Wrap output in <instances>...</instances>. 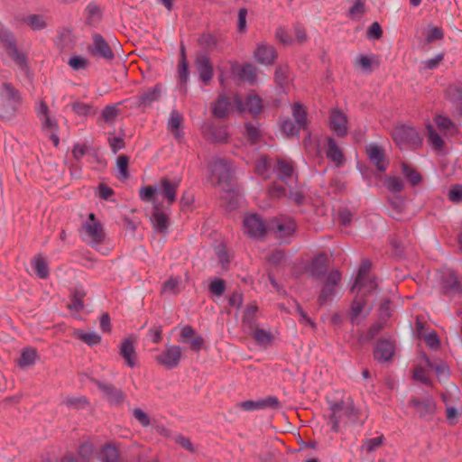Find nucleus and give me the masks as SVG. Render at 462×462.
Returning a JSON list of instances; mask_svg holds the SVG:
<instances>
[{
	"label": "nucleus",
	"instance_id": "obj_9",
	"mask_svg": "<svg viewBox=\"0 0 462 462\" xmlns=\"http://www.w3.org/2000/svg\"><path fill=\"white\" fill-rule=\"evenodd\" d=\"M340 281L341 273L339 271L334 270L328 274L326 282L318 298V302L320 306L331 300Z\"/></svg>",
	"mask_w": 462,
	"mask_h": 462
},
{
	"label": "nucleus",
	"instance_id": "obj_35",
	"mask_svg": "<svg viewBox=\"0 0 462 462\" xmlns=\"http://www.w3.org/2000/svg\"><path fill=\"white\" fill-rule=\"evenodd\" d=\"M292 116L299 128L306 130L308 120L305 107L300 103H295L292 106Z\"/></svg>",
	"mask_w": 462,
	"mask_h": 462
},
{
	"label": "nucleus",
	"instance_id": "obj_48",
	"mask_svg": "<svg viewBox=\"0 0 462 462\" xmlns=\"http://www.w3.org/2000/svg\"><path fill=\"white\" fill-rule=\"evenodd\" d=\"M435 123L440 130H447L450 134H453L457 131V127L454 123L450 120V118L447 116H437L435 117Z\"/></svg>",
	"mask_w": 462,
	"mask_h": 462
},
{
	"label": "nucleus",
	"instance_id": "obj_23",
	"mask_svg": "<svg viewBox=\"0 0 462 462\" xmlns=\"http://www.w3.org/2000/svg\"><path fill=\"white\" fill-rule=\"evenodd\" d=\"M233 108L232 99L226 96H220L212 105V114L215 117H227Z\"/></svg>",
	"mask_w": 462,
	"mask_h": 462
},
{
	"label": "nucleus",
	"instance_id": "obj_64",
	"mask_svg": "<svg viewBox=\"0 0 462 462\" xmlns=\"http://www.w3.org/2000/svg\"><path fill=\"white\" fill-rule=\"evenodd\" d=\"M448 199L453 203L462 202V186L455 185L448 191Z\"/></svg>",
	"mask_w": 462,
	"mask_h": 462
},
{
	"label": "nucleus",
	"instance_id": "obj_17",
	"mask_svg": "<svg viewBox=\"0 0 462 462\" xmlns=\"http://www.w3.org/2000/svg\"><path fill=\"white\" fill-rule=\"evenodd\" d=\"M331 413L328 416L331 430L335 432L339 430V423L343 417H349L352 413V408L341 402H335L330 407Z\"/></svg>",
	"mask_w": 462,
	"mask_h": 462
},
{
	"label": "nucleus",
	"instance_id": "obj_10",
	"mask_svg": "<svg viewBox=\"0 0 462 462\" xmlns=\"http://www.w3.org/2000/svg\"><path fill=\"white\" fill-rule=\"evenodd\" d=\"M120 444L116 441H108L100 446L97 452L99 462H123L125 459L120 450Z\"/></svg>",
	"mask_w": 462,
	"mask_h": 462
},
{
	"label": "nucleus",
	"instance_id": "obj_54",
	"mask_svg": "<svg viewBox=\"0 0 462 462\" xmlns=\"http://www.w3.org/2000/svg\"><path fill=\"white\" fill-rule=\"evenodd\" d=\"M281 128L282 132L288 136L297 135L300 130V128H299V126L289 118L282 121Z\"/></svg>",
	"mask_w": 462,
	"mask_h": 462
},
{
	"label": "nucleus",
	"instance_id": "obj_15",
	"mask_svg": "<svg viewBox=\"0 0 462 462\" xmlns=\"http://www.w3.org/2000/svg\"><path fill=\"white\" fill-rule=\"evenodd\" d=\"M234 103L239 112L247 110L253 115H258L263 110L262 99L259 97V96L254 93L249 94L246 97L245 102H243L238 96H236L234 98Z\"/></svg>",
	"mask_w": 462,
	"mask_h": 462
},
{
	"label": "nucleus",
	"instance_id": "obj_13",
	"mask_svg": "<svg viewBox=\"0 0 462 462\" xmlns=\"http://www.w3.org/2000/svg\"><path fill=\"white\" fill-rule=\"evenodd\" d=\"M95 383L97 387L104 393V396L109 404L119 406L125 402L126 397L125 393L121 389L116 388L114 384L104 383L98 380H96Z\"/></svg>",
	"mask_w": 462,
	"mask_h": 462
},
{
	"label": "nucleus",
	"instance_id": "obj_63",
	"mask_svg": "<svg viewBox=\"0 0 462 462\" xmlns=\"http://www.w3.org/2000/svg\"><path fill=\"white\" fill-rule=\"evenodd\" d=\"M174 439L177 444L181 446L183 448H185L189 452L195 453V451H196L195 448H194L193 444L191 443V440L189 438L180 434V435H177L174 438Z\"/></svg>",
	"mask_w": 462,
	"mask_h": 462
},
{
	"label": "nucleus",
	"instance_id": "obj_5",
	"mask_svg": "<svg viewBox=\"0 0 462 462\" xmlns=\"http://www.w3.org/2000/svg\"><path fill=\"white\" fill-rule=\"evenodd\" d=\"M0 41L7 55L22 69L27 67L26 56L20 52L16 47L14 36L6 31L0 32Z\"/></svg>",
	"mask_w": 462,
	"mask_h": 462
},
{
	"label": "nucleus",
	"instance_id": "obj_38",
	"mask_svg": "<svg viewBox=\"0 0 462 462\" xmlns=\"http://www.w3.org/2000/svg\"><path fill=\"white\" fill-rule=\"evenodd\" d=\"M37 357V352L34 348H24L18 359V365L21 367L33 365Z\"/></svg>",
	"mask_w": 462,
	"mask_h": 462
},
{
	"label": "nucleus",
	"instance_id": "obj_42",
	"mask_svg": "<svg viewBox=\"0 0 462 462\" xmlns=\"http://www.w3.org/2000/svg\"><path fill=\"white\" fill-rule=\"evenodd\" d=\"M86 293L82 290H75L72 296L69 304L68 305V308L69 310H75L77 312L80 311L84 308L83 304V298L85 297Z\"/></svg>",
	"mask_w": 462,
	"mask_h": 462
},
{
	"label": "nucleus",
	"instance_id": "obj_22",
	"mask_svg": "<svg viewBox=\"0 0 462 462\" xmlns=\"http://www.w3.org/2000/svg\"><path fill=\"white\" fill-rule=\"evenodd\" d=\"M446 97L452 103L457 112L462 116V83L457 82L448 87Z\"/></svg>",
	"mask_w": 462,
	"mask_h": 462
},
{
	"label": "nucleus",
	"instance_id": "obj_52",
	"mask_svg": "<svg viewBox=\"0 0 462 462\" xmlns=\"http://www.w3.org/2000/svg\"><path fill=\"white\" fill-rule=\"evenodd\" d=\"M429 139L431 145L438 151L441 150L444 145V142L439 134L436 133L431 125L427 126Z\"/></svg>",
	"mask_w": 462,
	"mask_h": 462
},
{
	"label": "nucleus",
	"instance_id": "obj_47",
	"mask_svg": "<svg viewBox=\"0 0 462 462\" xmlns=\"http://www.w3.org/2000/svg\"><path fill=\"white\" fill-rule=\"evenodd\" d=\"M355 66L363 73L370 74L373 72L372 59L365 55H359L355 61Z\"/></svg>",
	"mask_w": 462,
	"mask_h": 462
},
{
	"label": "nucleus",
	"instance_id": "obj_8",
	"mask_svg": "<svg viewBox=\"0 0 462 462\" xmlns=\"http://www.w3.org/2000/svg\"><path fill=\"white\" fill-rule=\"evenodd\" d=\"M268 229L273 231L278 238H287L293 235L296 229L295 222L289 217L273 219Z\"/></svg>",
	"mask_w": 462,
	"mask_h": 462
},
{
	"label": "nucleus",
	"instance_id": "obj_58",
	"mask_svg": "<svg viewBox=\"0 0 462 462\" xmlns=\"http://www.w3.org/2000/svg\"><path fill=\"white\" fill-rule=\"evenodd\" d=\"M253 337L260 345H266L271 342L272 335L262 328H255L253 333Z\"/></svg>",
	"mask_w": 462,
	"mask_h": 462
},
{
	"label": "nucleus",
	"instance_id": "obj_6",
	"mask_svg": "<svg viewBox=\"0 0 462 462\" xmlns=\"http://www.w3.org/2000/svg\"><path fill=\"white\" fill-rule=\"evenodd\" d=\"M88 50L93 57L103 59L106 61H112L115 59L114 51L99 33L92 35V45L88 46Z\"/></svg>",
	"mask_w": 462,
	"mask_h": 462
},
{
	"label": "nucleus",
	"instance_id": "obj_34",
	"mask_svg": "<svg viewBox=\"0 0 462 462\" xmlns=\"http://www.w3.org/2000/svg\"><path fill=\"white\" fill-rule=\"evenodd\" d=\"M391 301L389 299H384L380 304L379 314L377 313V330L386 325L387 320L391 317Z\"/></svg>",
	"mask_w": 462,
	"mask_h": 462
},
{
	"label": "nucleus",
	"instance_id": "obj_60",
	"mask_svg": "<svg viewBox=\"0 0 462 462\" xmlns=\"http://www.w3.org/2000/svg\"><path fill=\"white\" fill-rule=\"evenodd\" d=\"M88 60L81 56H73L69 60L68 64L74 69H84L88 66Z\"/></svg>",
	"mask_w": 462,
	"mask_h": 462
},
{
	"label": "nucleus",
	"instance_id": "obj_40",
	"mask_svg": "<svg viewBox=\"0 0 462 462\" xmlns=\"http://www.w3.org/2000/svg\"><path fill=\"white\" fill-rule=\"evenodd\" d=\"M383 186L393 193H397L402 190L403 181L397 176H387L383 180Z\"/></svg>",
	"mask_w": 462,
	"mask_h": 462
},
{
	"label": "nucleus",
	"instance_id": "obj_46",
	"mask_svg": "<svg viewBox=\"0 0 462 462\" xmlns=\"http://www.w3.org/2000/svg\"><path fill=\"white\" fill-rule=\"evenodd\" d=\"M444 37V32L441 28L434 26V25H429L426 32H425V38L427 43H431L435 41L442 40Z\"/></svg>",
	"mask_w": 462,
	"mask_h": 462
},
{
	"label": "nucleus",
	"instance_id": "obj_27",
	"mask_svg": "<svg viewBox=\"0 0 462 462\" xmlns=\"http://www.w3.org/2000/svg\"><path fill=\"white\" fill-rule=\"evenodd\" d=\"M326 155L337 167H340L345 162L344 154L333 138L328 139Z\"/></svg>",
	"mask_w": 462,
	"mask_h": 462
},
{
	"label": "nucleus",
	"instance_id": "obj_24",
	"mask_svg": "<svg viewBox=\"0 0 462 462\" xmlns=\"http://www.w3.org/2000/svg\"><path fill=\"white\" fill-rule=\"evenodd\" d=\"M179 182L178 181H170L167 178H162L161 180V185L159 189V192L162 196L164 199L168 202V204L171 205L176 201V193L178 190Z\"/></svg>",
	"mask_w": 462,
	"mask_h": 462
},
{
	"label": "nucleus",
	"instance_id": "obj_3",
	"mask_svg": "<svg viewBox=\"0 0 462 462\" xmlns=\"http://www.w3.org/2000/svg\"><path fill=\"white\" fill-rule=\"evenodd\" d=\"M22 104L20 91L11 83L5 82L0 86V118L12 119Z\"/></svg>",
	"mask_w": 462,
	"mask_h": 462
},
{
	"label": "nucleus",
	"instance_id": "obj_20",
	"mask_svg": "<svg viewBox=\"0 0 462 462\" xmlns=\"http://www.w3.org/2000/svg\"><path fill=\"white\" fill-rule=\"evenodd\" d=\"M395 354V341L392 337L377 339V361H389Z\"/></svg>",
	"mask_w": 462,
	"mask_h": 462
},
{
	"label": "nucleus",
	"instance_id": "obj_56",
	"mask_svg": "<svg viewBox=\"0 0 462 462\" xmlns=\"http://www.w3.org/2000/svg\"><path fill=\"white\" fill-rule=\"evenodd\" d=\"M26 23L32 30H42L46 27V23L42 15L32 14L27 17Z\"/></svg>",
	"mask_w": 462,
	"mask_h": 462
},
{
	"label": "nucleus",
	"instance_id": "obj_12",
	"mask_svg": "<svg viewBox=\"0 0 462 462\" xmlns=\"http://www.w3.org/2000/svg\"><path fill=\"white\" fill-rule=\"evenodd\" d=\"M180 358V346L171 345L166 346L165 349L156 356V361L158 364L165 366L167 369H172L179 365Z\"/></svg>",
	"mask_w": 462,
	"mask_h": 462
},
{
	"label": "nucleus",
	"instance_id": "obj_11",
	"mask_svg": "<svg viewBox=\"0 0 462 462\" xmlns=\"http://www.w3.org/2000/svg\"><path fill=\"white\" fill-rule=\"evenodd\" d=\"M244 232L252 237H261L265 235L268 226L258 214H251L244 219Z\"/></svg>",
	"mask_w": 462,
	"mask_h": 462
},
{
	"label": "nucleus",
	"instance_id": "obj_14",
	"mask_svg": "<svg viewBox=\"0 0 462 462\" xmlns=\"http://www.w3.org/2000/svg\"><path fill=\"white\" fill-rule=\"evenodd\" d=\"M134 344L135 337L134 336L124 338L119 344V355L131 368L137 365V354Z\"/></svg>",
	"mask_w": 462,
	"mask_h": 462
},
{
	"label": "nucleus",
	"instance_id": "obj_37",
	"mask_svg": "<svg viewBox=\"0 0 462 462\" xmlns=\"http://www.w3.org/2000/svg\"><path fill=\"white\" fill-rule=\"evenodd\" d=\"M442 288L447 294H453L461 291V284L455 273H450L444 280Z\"/></svg>",
	"mask_w": 462,
	"mask_h": 462
},
{
	"label": "nucleus",
	"instance_id": "obj_28",
	"mask_svg": "<svg viewBox=\"0 0 462 462\" xmlns=\"http://www.w3.org/2000/svg\"><path fill=\"white\" fill-rule=\"evenodd\" d=\"M162 95V86L157 84L152 89L140 93L136 98L138 106H150L152 102L157 101Z\"/></svg>",
	"mask_w": 462,
	"mask_h": 462
},
{
	"label": "nucleus",
	"instance_id": "obj_31",
	"mask_svg": "<svg viewBox=\"0 0 462 462\" xmlns=\"http://www.w3.org/2000/svg\"><path fill=\"white\" fill-rule=\"evenodd\" d=\"M152 223L154 228L160 232L164 233L168 229L169 217L164 212L161 211L158 208H154L151 217Z\"/></svg>",
	"mask_w": 462,
	"mask_h": 462
},
{
	"label": "nucleus",
	"instance_id": "obj_32",
	"mask_svg": "<svg viewBox=\"0 0 462 462\" xmlns=\"http://www.w3.org/2000/svg\"><path fill=\"white\" fill-rule=\"evenodd\" d=\"M31 264L34 269L35 274L40 279H47L50 275L49 265L46 260L41 255H36L32 261Z\"/></svg>",
	"mask_w": 462,
	"mask_h": 462
},
{
	"label": "nucleus",
	"instance_id": "obj_57",
	"mask_svg": "<svg viewBox=\"0 0 462 462\" xmlns=\"http://www.w3.org/2000/svg\"><path fill=\"white\" fill-rule=\"evenodd\" d=\"M245 134L252 143H255L261 136L259 128L252 123H247L245 125Z\"/></svg>",
	"mask_w": 462,
	"mask_h": 462
},
{
	"label": "nucleus",
	"instance_id": "obj_59",
	"mask_svg": "<svg viewBox=\"0 0 462 462\" xmlns=\"http://www.w3.org/2000/svg\"><path fill=\"white\" fill-rule=\"evenodd\" d=\"M390 164L385 151L377 145V171H384Z\"/></svg>",
	"mask_w": 462,
	"mask_h": 462
},
{
	"label": "nucleus",
	"instance_id": "obj_18",
	"mask_svg": "<svg viewBox=\"0 0 462 462\" xmlns=\"http://www.w3.org/2000/svg\"><path fill=\"white\" fill-rule=\"evenodd\" d=\"M195 67L199 72V79L205 85H208L214 76L213 66L208 56L206 54H198L195 60Z\"/></svg>",
	"mask_w": 462,
	"mask_h": 462
},
{
	"label": "nucleus",
	"instance_id": "obj_44",
	"mask_svg": "<svg viewBox=\"0 0 462 462\" xmlns=\"http://www.w3.org/2000/svg\"><path fill=\"white\" fill-rule=\"evenodd\" d=\"M119 105L120 103L115 105H108L103 108L101 112V117L105 122L113 123L116 120V118L120 113V110L118 109Z\"/></svg>",
	"mask_w": 462,
	"mask_h": 462
},
{
	"label": "nucleus",
	"instance_id": "obj_16",
	"mask_svg": "<svg viewBox=\"0 0 462 462\" xmlns=\"http://www.w3.org/2000/svg\"><path fill=\"white\" fill-rule=\"evenodd\" d=\"M204 138L214 143H223L228 141L229 134L226 126H219L213 124L205 125L202 128Z\"/></svg>",
	"mask_w": 462,
	"mask_h": 462
},
{
	"label": "nucleus",
	"instance_id": "obj_2",
	"mask_svg": "<svg viewBox=\"0 0 462 462\" xmlns=\"http://www.w3.org/2000/svg\"><path fill=\"white\" fill-rule=\"evenodd\" d=\"M210 171L216 183L221 185L225 190V194L221 195L222 202L226 203L228 209H234L236 208L238 200L231 184L233 179L232 163L225 159H217L211 163Z\"/></svg>",
	"mask_w": 462,
	"mask_h": 462
},
{
	"label": "nucleus",
	"instance_id": "obj_62",
	"mask_svg": "<svg viewBox=\"0 0 462 462\" xmlns=\"http://www.w3.org/2000/svg\"><path fill=\"white\" fill-rule=\"evenodd\" d=\"M413 378L417 381L421 382L426 385L431 384V381L428 376L427 371L422 366H417L413 371Z\"/></svg>",
	"mask_w": 462,
	"mask_h": 462
},
{
	"label": "nucleus",
	"instance_id": "obj_7",
	"mask_svg": "<svg viewBox=\"0 0 462 462\" xmlns=\"http://www.w3.org/2000/svg\"><path fill=\"white\" fill-rule=\"evenodd\" d=\"M410 406L415 409L416 413L420 419L430 420L436 411V403L432 397H414L409 401Z\"/></svg>",
	"mask_w": 462,
	"mask_h": 462
},
{
	"label": "nucleus",
	"instance_id": "obj_43",
	"mask_svg": "<svg viewBox=\"0 0 462 462\" xmlns=\"http://www.w3.org/2000/svg\"><path fill=\"white\" fill-rule=\"evenodd\" d=\"M179 77L182 84H186L189 77V64L186 59L185 48L181 46L180 59L179 61Z\"/></svg>",
	"mask_w": 462,
	"mask_h": 462
},
{
	"label": "nucleus",
	"instance_id": "obj_50",
	"mask_svg": "<svg viewBox=\"0 0 462 462\" xmlns=\"http://www.w3.org/2000/svg\"><path fill=\"white\" fill-rule=\"evenodd\" d=\"M181 282L180 277H170L162 285V291H170L173 294L180 292L179 287Z\"/></svg>",
	"mask_w": 462,
	"mask_h": 462
},
{
	"label": "nucleus",
	"instance_id": "obj_55",
	"mask_svg": "<svg viewBox=\"0 0 462 462\" xmlns=\"http://www.w3.org/2000/svg\"><path fill=\"white\" fill-rule=\"evenodd\" d=\"M258 308L255 304H251L246 307L245 313L242 318V321L244 324H247L250 328H253L254 323V317L255 313L257 312Z\"/></svg>",
	"mask_w": 462,
	"mask_h": 462
},
{
	"label": "nucleus",
	"instance_id": "obj_61",
	"mask_svg": "<svg viewBox=\"0 0 462 462\" xmlns=\"http://www.w3.org/2000/svg\"><path fill=\"white\" fill-rule=\"evenodd\" d=\"M157 189L152 186H145L140 189V198L143 201L150 202L155 199Z\"/></svg>",
	"mask_w": 462,
	"mask_h": 462
},
{
	"label": "nucleus",
	"instance_id": "obj_21",
	"mask_svg": "<svg viewBox=\"0 0 462 462\" xmlns=\"http://www.w3.org/2000/svg\"><path fill=\"white\" fill-rule=\"evenodd\" d=\"M330 127L338 137H344L347 134L346 116L339 111L333 110L329 116Z\"/></svg>",
	"mask_w": 462,
	"mask_h": 462
},
{
	"label": "nucleus",
	"instance_id": "obj_33",
	"mask_svg": "<svg viewBox=\"0 0 462 462\" xmlns=\"http://www.w3.org/2000/svg\"><path fill=\"white\" fill-rule=\"evenodd\" d=\"M276 171L282 181L288 183V180L293 176L294 169L290 162L282 159L277 161Z\"/></svg>",
	"mask_w": 462,
	"mask_h": 462
},
{
	"label": "nucleus",
	"instance_id": "obj_30",
	"mask_svg": "<svg viewBox=\"0 0 462 462\" xmlns=\"http://www.w3.org/2000/svg\"><path fill=\"white\" fill-rule=\"evenodd\" d=\"M183 123V116L178 110H172L168 121V128L176 139L182 137L180 127Z\"/></svg>",
	"mask_w": 462,
	"mask_h": 462
},
{
	"label": "nucleus",
	"instance_id": "obj_53",
	"mask_svg": "<svg viewBox=\"0 0 462 462\" xmlns=\"http://www.w3.org/2000/svg\"><path fill=\"white\" fill-rule=\"evenodd\" d=\"M132 413L134 418L140 423L141 426L146 428L151 425V419L149 415L146 412H144L141 408H134Z\"/></svg>",
	"mask_w": 462,
	"mask_h": 462
},
{
	"label": "nucleus",
	"instance_id": "obj_29",
	"mask_svg": "<svg viewBox=\"0 0 462 462\" xmlns=\"http://www.w3.org/2000/svg\"><path fill=\"white\" fill-rule=\"evenodd\" d=\"M84 229L87 235L92 239L93 242H95L96 244H100L103 242L105 238V233L100 222H86L84 225Z\"/></svg>",
	"mask_w": 462,
	"mask_h": 462
},
{
	"label": "nucleus",
	"instance_id": "obj_4",
	"mask_svg": "<svg viewBox=\"0 0 462 462\" xmlns=\"http://www.w3.org/2000/svg\"><path fill=\"white\" fill-rule=\"evenodd\" d=\"M392 136L400 148L407 146L417 147L421 143V140L415 128L405 125L396 126L393 130Z\"/></svg>",
	"mask_w": 462,
	"mask_h": 462
},
{
	"label": "nucleus",
	"instance_id": "obj_51",
	"mask_svg": "<svg viewBox=\"0 0 462 462\" xmlns=\"http://www.w3.org/2000/svg\"><path fill=\"white\" fill-rule=\"evenodd\" d=\"M117 168L120 173V177L124 180H127L129 178L128 172V164L129 158L127 155L122 154L117 158Z\"/></svg>",
	"mask_w": 462,
	"mask_h": 462
},
{
	"label": "nucleus",
	"instance_id": "obj_45",
	"mask_svg": "<svg viewBox=\"0 0 462 462\" xmlns=\"http://www.w3.org/2000/svg\"><path fill=\"white\" fill-rule=\"evenodd\" d=\"M256 69L252 64H245L244 65L239 72V77L241 79L247 81L249 83H254L256 79Z\"/></svg>",
	"mask_w": 462,
	"mask_h": 462
},
{
	"label": "nucleus",
	"instance_id": "obj_25",
	"mask_svg": "<svg viewBox=\"0 0 462 462\" xmlns=\"http://www.w3.org/2000/svg\"><path fill=\"white\" fill-rule=\"evenodd\" d=\"M328 268V256L326 254H319L311 261L309 272L311 276L319 278L325 274Z\"/></svg>",
	"mask_w": 462,
	"mask_h": 462
},
{
	"label": "nucleus",
	"instance_id": "obj_26",
	"mask_svg": "<svg viewBox=\"0 0 462 462\" xmlns=\"http://www.w3.org/2000/svg\"><path fill=\"white\" fill-rule=\"evenodd\" d=\"M42 123V131L50 132V139L52 141L54 146H58L60 143V139L57 135L58 131V122L55 118H52L50 115L42 116L39 118Z\"/></svg>",
	"mask_w": 462,
	"mask_h": 462
},
{
	"label": "nucleus",
	"instance_id": "obj_19",
	"mask_svg": "<svg viewBox=\"0 0 462 462\" xmlns=\"http://www.w3.org/2000/svg\"><path fill=\"white\" fill-rule=\"evenodd\" d=\"M255 60L263 65L273 64L277 59V51L272 45L259 43L254 52Z\"/></svg>",
	"mask_w": 462,
	"mask_h": 462
},
{
	"label": "nucleus",
	"instance_id": "obj_39",
	"mask_svg": "<svg viewBox=\"0 0 462 462\" xmlns=\"http://www.w3.org/2000/svg\"><path fill=\"white\" fill-rule=\"evenodd\" d=\"M75 337L88 346H95L100 343L101 337L95 332H84L82 330H77L74 333Z\"/></svg>",
	"mask_w": 462,
	"mask_h": 462
},
{
	"label": "nucleus",
	"instance_id": "obj_49",
	"mask_svg": "<svg viewBox=\"0 0 462 462\" xmlns=\"http://www.w3.org/2000/svg\"><path fill=\"white\" fill-rule=\"evenodd\" d=\"M65 404L68 407L74 408L76 410L85 409L88 406V400L84 397H69L65 400Z\"/></svg>",
	"mask_w": 462,
	"mask_h": 462
},
{
	"label": "nucleus",
	"instance_id": "obj_41",
	"mask_svg": "<svg viewBox=\"0 0 462 462\" xmlns=\"http://www.w3.org/2000/svg\"><path fill=\"white\" fill-rule=\"evenodd\" d=\"M94 445L92 442L85 441L82 442L78 448V456L81 462H88L93 457Z\"/></svg>",
	"mask_w": 462,
	"mask_h": 462
},
{
	"label": "nucleus",
	"instance_id": "obj_1",
	"mask_svg": "<svg viewBox=\"0 0 462 462\" xmlns=\"http://www.w3.org/2000/svg\"><path fill=\"white\" fill-rule=\"evenodd\" d=\"M371 267L372 263L364 260L351 287V292L356 294L351 308L352 319H356L363 313L366 314L372 309L371 306H368L366 300L367 297L372 296L375 290V282L374 278L369 276Z\"/></svg>",
	"mask_w": 462,
	"mask_h": 462
},
{
	"label": "nucleus",
	"instance_id": "obj_36",
	"mask_svg": "<svg viewBox=\"0 0 462 462\" xmlns=\"http://www.w3.org/2000/svg\"><path fill=\"white\" fill-rule=\"evenodd\" d=\"M401 167L402 173L411 185L416 186L421 181L420 174L412 166L406 162H402Z\"/></svg>",
	"mask_w": 462,
	"mask_h": 462
}]
</instances>
